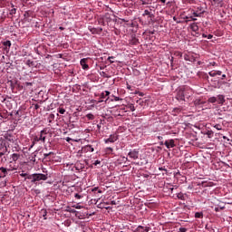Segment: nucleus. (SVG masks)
I'll use <instances>...</instances> for the list:
<instances>
[{
    "label": "nucleus",
    "instance_id": "1",
    "mask_svg": "<svg viewBox=\"0 0 232 232\" xmlns=\"http://www.w3.org/2000/svg\"><path fill=\"white\" fill-rule=\"evenodd\" d=\"M4 139L5 140H0V164H6V161L8 160V156H6V153H8L6 142L14 144L15 140H17L15 135L11 134L9 132H6L4 135Z\"/></svg>",
    "mask_w": 232,
    "mask_h": 232
},
{
    "label": "nucleus",
    "instance_id": "2",
    "mask_svg": "<svg viewBox=\"0 0 232 232\" xmlns=\"http://www.w3.org/2000/svg\"><path fill=\"white\" fill-rule=\"evenodd\" d=\"M28 180H31L32 184H39L41 181L48 180V174L34 173L27 177Z\"/></svg>",
    "mask_w": 232,
    "mask_h": 232
},
{
    "label": "nucleus",
    "instance_id": "3",
    "mask_svg": "<svg viewBox=\"0 0 232 232\" xmlns=\"http://www.w3.org/2000/svg\"><path fill=\"white\" fill-rule=\"evenodd\" d=\"M188 93H191V89L188 87H184L177 90V93H176L177 101L180 102V101H186V98L189 99V97L191 96Z\"/></svg>",
    "mask_w": 232,
    "mask_h": 232
},
{
    "label": "nucleus",
    "instance_id": "4",
    "mask_svg": "<svg viewBox=\"0 0 232 232\" xmlns=\"http://www.w3.org/2000/svg\"><path fill=\"white\" fill-rule=\"evenodd\" d=\"M46 129H44L40 131V135L39 136H34L33 138V141H32V144L29 148V150H32V148H34V145L36 143V142H46Z\"/></svg>",
    "mask_w": 232,
    "mask_h": 232
},
{
    "label": "nucleus",
    "instance_id": "5",
    "mask_svg": "<svg viewBox=\"0 0 232 232\" xmlns=\"http://www.w3.org/2000/svg\"><path fill=\"white\" fill-rule=\"evenodd\" d=\"M142 17H147L149 23L155 19V7L152 5L147 6L143 11Z\"/></svg>",
    "mask_w": 232,
    "mask_h": 232
},
{
    "label": "nucleus",
    "instance_id": "6",
    "mask_svg": "<svg viewBox=\"0 0 232 232\" xmlns=\"http://www.w3.org/2000/svg\"><path fill=\"white\" fill-rule=\"evenodd\" d=\"M128 157L132 160H137L139 159V150L137 149L130 150L128 153Z\"/></svg>",
    "mask_w": 232,
    "mask_h": 232
},
{
    "label": "nucleus",
    "instance_id": "7",
    "mask_svg": "<svg viewBox=\"0 0 232 232\" xmlns=\"http://www.w3.org/2000/svg\"><path fill=\"white\" fill-rule=\"evenodd\" d=\"M117 140H119V136L117 134H111L108 139H104L105 144L117 142Z\"/></svg>",
    "mask_w": 232,
    "mask_h": 232
},
{
    "label": "nucleus",
    "instance_id": "8",
    "mask_svg": "<svg viewBox=\"0 0 232 232\" xmlns=\"http://www.w3.org/2000/svg\"><path fill=\"white\" fill-rule=\"evenodd\" d=\"M8 171H14V169H6V168L1 167L0 168V179H5V177H6V175H8Z\"/></svg>",
    "mask_w": 232,
    "mask_h": 232
},
{
    "label": "nucleus",
    "instance_id": "9",
    "mask_svg": "<svg viewBox=\"0 0 232 232\" xmlns=\"http://www.w3.org/2000/svg\"><path fill=\"white\" fill-rule=\"evenodd\" d=\"M88 58H83L80 61V64L82 70H89L90 66L88 65Z\"/></svg>",
    "mask_w": 232,
    "mask_h": 232
},
{
    "label": "nucleus",
    "instance_id": "10",
    "mask_svg": "<svg viewBox=\"0 0 232 232\" xmlns=\"http://www.w3.org/2000/svg\"><path fill=\"white\" fill-rule=\"evenodd\" d=\"M164 145L168 150L175 148V140H168L165 141Z\"/></svg>",
    "mask_w": 232,
    "mask_h": 232
},
{
    "label": "nucleus",
    "instance_id": "11",
    "mask_svg": "<svg viewBox=\"0 0 232 232\" xmlns=\"http://www.w3.org/2000/svg\"><path fill=\"white\" fill-rule=\"evenodd\" d=\"M218 104H224V102H226V97L222 94H218Z\"/></svg>",
    "mask_w": 232,
    "mask_h": 232
},
{
    "label": "nucleus",
    "instance_id": "12",
    "mask_svg": "<svg viewBox=\"0 0 232 232\" xmlns=\"http://www.w3.org/2000/svg\"><path fill=\"white\" fill-rule=\"evenodd\" d=\"M83 151L93 153V151H95V149H93L92 145H87L83 148Z\"/></svg>",
    "mask_w": 232,
    "mask_h": 232
},
{
    "label": "nucleus",
    "instance_id": "13",
    "mask_svg": "<svg viewBox=\"0 0 232 232\" xmlns=\"http://www.w3.org/2000/svg\"><path fill=\"white\" fill-rule=\"evenodd\" d=\"M11 159H12L13 162H17V160L21 159V154H19V153H13L11 155Z\"/></svg>",
    "mask_w": 232,
    "mask_h": 232
},
{
    "label": "nucleus",
    "instance_id": "14",
    "mask_svg": "<svg viewBox=\"0 0 232 232\" xmlns=\"http://www.w3.org/2000/svg\"><path fill=\"white\" fill-rule=\"evenodd\" d=\"M137 231L138 232H144V231L149 232L150 227L140 226V227H137Z\"/></svg>",
    "mask_w": 232,
    "mask_h": 232
},
{
    "label": "nucleus",
    "instance_id": "15",
    "mask_svg": "<svg viewBox=\"0 0 232 232\" xmlns=\"http://www.w3.org/2000/svg\"><path fill=\"white\" fill-rule=\"evenodd\" d=\"M190 30H192V32H198V24L197 23H192L190 24Z\"/></svg>",
    "mask_w": 232,
    "mask_h": 232
},
{
    "label": "nucleus",
    "instance_id": "16",
    "mask_svg": "<svg viewBox=\"0 0 232 232\" xmlns=\"http://www.w3.org/2000/svg\"><path fill=\"white\" fill-rule=\"evenodd\" d=\"M139 43V39L135 36H131V39L130 40V44L136 45Z\"/></svg>",
    "mask_w": 232,
    "mask_h": 232
},
{
    "label": "nucleus",
    "instance_id": "17",
    "mask_svg": "<svg viewBox=\"0 0 232 232\" xmlns=\"http://www.w3.org/2000/svg\"><path fill=\"white\" fill-rule=\"evenodd\" d=\"M25 64H26L27 66H29V68H34V67H35V62H34V61H32V60H27L26 63H25Z\"/></svg>",
    "mask_w": 232,
    "mask_h": 232
},
{
    "label": "nucleus",
    "instance_id": "18",
    "mask_svg": "<svg viewBox=\"0 0 232 232\" xmlns=\"http://www.w3.org/2000/svg\"><path fill=\"white\" fill-rule=\"evenodd\" d=\"M31 176L32 174L25 173L24 171H22V173H20V177L24 179V180H28V177H31Z\"/></svg>",
    "mask_w": 232,
    "mask_h": 232
},
{
    "label": "nucleus",
    "instance_id": "19",
    "mask_svg": "<svg viewBox=\"0 0 232 232\" xmlns=\"http://www.w3.org/2000/svg\"><path fill=\"white\" fill-rule=\"evenodd\" d=\"M17 13V9L14 7V4H12V9L9 11L10 15H15Z\"/></svg>",
    "mask_w": 232,
    "mask_h": 232
},
{
    "label": "nucleus",
    "instance_id": "20",
    "mask_svg": "<svg viewBox=\"0 0 232 232\" xmlns=\"http://www.w3.org/2000/svg\"><path fill=\"white\" fill-rule=\"evenodd\" d=\"M35 157H37V154L35 152L32 153L31 156L29 157V160L31 162H35Z\"/></svg>",
    "mask_w": 232,
    "mask_h": 232
},
{
    "label": "nucleus",
    "instance_id": "21",
    "mask_svg": "<svg viewBox=\"0 0 232 232\" xmlns=\"http://www.w3.org/2000/svg\"><path fill=\"white\" fill-rule=\"evenodd\" d=\"M195 218H204V213L202 212H196Z\"/></svg>",
    "mask_w": 232,
    "mask_h": 232
},
{
    "label": "nucleus",
    "instance_id": "22",
    "mask_svg": "<svg viewBox=\"0 0 232 232\" xmlns=\"http://www.w3.org/2000/svg\"><path fill=\"white\" fill-rule=\"evenodd\" d=\"M208 102H210L211 104H215V102H218L217 97H215V96L210 97V98L208 99Z\"/></svg>",
    "mask_w": 232,
    "mask_h": 232
},
{
    "label": "nucleus",
    "instance_id": "23",
    "mask_svg": "<svg viewBox=\"0 0 232 232\" xmlns=\"http://www.w3.org/2000/svg\"><path fill=\"white\" fill-rule=\"evenodd\" d=\"M109 95H110V92L105 91L104 92H102L101 97L102 99H106V97H108Z\"/></svg>",
    "mask_w": 232,
    "mask_h": 232
},
{
    "label": "nucleus",
    "instance_id": "24",
    "mask_svg": "<svg viewBox=\"0 0 232 232\" xmlns=\"http://www.w3.org/2000/svg\"><path fill=\"white\" fill-rule=\"evenodd\" d=\"M105 153H107V155L113 153V149L111 147L105 148Z\"/></svg>",
    "mask_w": 232,
    "mask_h": 232
},
{
    "label": "nucleus",
    "instance_id": "25",
    "mask_svg": "<svg viewBox=\"0 0 232 232\" xmlns=\"http://www.w3.org/2000/svg\"><path fill=\"white\" fill-rule=\"evenodd\" d=\"M86 119H88V121H93V119H95V116L92 113H88L86 115Z\"/></svg>",
    "mask_w": 232,
    "mask_h": 232
},
{
    "label": "nucleus",
    "instance_id": "26",
    "mask_svg": "<svg viewBox=\"0 0 232 232\" xmlns=\"http://www.w3.org/2000/svg\"><path fill=\"white\" fill-rule=\"evenodd\" d=\"M3 44H4V46L10 48V46H12V42H10V40H7V41L4 42Z\"/></svg>",
    "mask_w": 232,
    "mask_h": 232
},
{
    "label": "nucleus",
    "instance_id": "27",
    "mask_svg": "<svg viewBox=\"0 0 232 232\" xmlns=\"http://www.w3.org/2000/svg\"><path fill=\"white\" fill-rule=\"evenodd\" d=\"M58 113H60L61 115H64V113H66V110L63 108H58L57 109Z\"/></svg>",
    "mask_w": 232,
    "mask_h": 232
},
{
    "label": "nucleus",
    "instance_id": "28",
    "mask_svg": "<svg viewBox=\"0 0 232 232\" xmlns=\"http://www.w3.org/2000/svg\"><path fill=\"white\" fill-rule=\"evenodd\" d=\"M208 75H209L210 77H217V71H210V72H208Z\"/></svg>",
    "mask_w": 232,
    "mask_h": 232
},
{
    "label": "nucleus",
    "instance_id": "29",
    "mask_svg": "<svg viewBox=\"0 0 232 232\" xmlns=\"http://www.w3.org/2000/svg\"><path fill=\"white\" fill-rule=\"evenodd\" d=\"M74 198H76V200H81V198H82V195H80L79 193H75Z\"/></svg>",
    "mask_w": 232,
    "mask_h": 232
},
{
    "label": "nucleus",
    "instance_id": "30",
    "mask_svg": "<svg viewBox=\"0 0 232 232\" xmlns=\"http://www.w3.org/2000/svg\"><path fill=\"white\" fill-rule=\"evenodd\" d=\"M214 128H215L216 130H218V131H220V130H222V125H220V124H216V125H214Z\"/></svg>",
    "mask_w": 232,
    "mask_h": 232
},
{
    "label": "nucleus",
    "instance_id": "31",
    "mask_svg": "<svg viewBox=\"0 0 232 232\" xmlns=\"http://www.w3.org/2000/svg\"><path fill=\"white\" fill-rule=\"evenodd\" d=\"M177 197H178V198H179V200H184V194L179 193V194L177 195Z\"/></svg>",
    "mask_w": 232,
    "mask_h": 232
},
{
    "label": "nucleus",
    "instance_id": "32",
    "mask_svg": "<svg viewBox=\"0 0 232 232\" xmlns=\"http://www.w3.org/2000/svg\"><path fill=\"white\" fill-rule=\"evenodd\" d=\"M72 208H74L75 209H82L83 207L77 204V205L72 206Z\"/></svg>",
    "mask_w": 232,
    "mask_h": 232
},
{
    "label": "nucleus",
    "instance_id": "33",
    "mask_svg": "<svg viewBox=\"0 0 232 232\" xmlns=\"http://www.w3.org/2000/svg\"><path fill=\"white\" fill-rule=\"evenodd\" d=\"M129 109L130 110V111H135V105L130 104Z\"/></svg>",
    "mask_w": 232,
    "mask_h": 232
},
{
    "label": "nucleus",
    "instance_id": "34",
    "mask_svg": "<svg viewBox=\"0 0 232 232\" xmlns=\"http://www.w3.org/2000/svg\"><path fill=\"white\" fill-rule=\"evenodd\" d=\"M50 155H53V152L44 153V159H46V158L50 157Z\"/></svg>",
    "mask_w": 232,
    "mask_h": 232
},
{
    "label": "nucleus",
    "instance_id": "35",
    "mask_svg": "<svg viewBox=\"0 0 232 232\" xmlns=\"http://www.w3.org/2000/svg\"><path fill=\"white\" fill-rule=\"evenodd\" d=\"M12 150L13 151H19L21 149L19 148V146H14Z\"/></svg>",
    "mask_w": 232,
    "mask_h": 232
},
{
    "label": "nucleus",
    "instance_id": "36",
    "mask_svg": "<svg viewBox=\"0 0 232 232\" xmlns=\"http://www.w3.org/2000/svg\"><path fill=\"white\" fill-rule=\"evenodd\" d=\"M42 213H43L44 219L46 220V215H47L46 210H43Z\"/></svg>",
    "mask_w": 232,
    "mask_h": 232
},
{
    "label": "nucleus",
    "instance_id": "37",
    "mask_svg": "<svg viewBox=\"0 0 232 232\" xmlns=\"http://www.w3.org/2000/svg\"><path fill=\"white\" fill-rule=\"evenodd\" d=\"M99 164H101V160H97L93 162L94 166H99Z\"/></svg>",
    "mask_w": 232,
    "mask_h": 232
},
{
    "label": "nucleus",
    "instance_id": "38",
    "mask_svg": "<svg viewBox=\"0 0 232 232\" xmlns=\"http://www.w3.org/2000/svg\"><path fill=\"white\" fill-rule=\"evenodd\" d=\"M65 140H66V142H71V140H73V139H72V138H70V137H67V138H65Z\"/></svg>",
    "mask_w": 232,
    "mask_h": 232
},
{
    "label": "nucleus",
    "instance_id": "39",
    "mask_svg": "<svg viewBox=\"0 0 232 232\" xmlns=\"http://www.w3.org/2000/svg\"><path fill=\"white\" fill-rule=\"evenodd\" d=\"M111 59H114V57L113 56H109L108 57V61H110L111 63H113V61H111Z\"/></svg>",
    "mask_w": 232,
    "mask_h": 232
},
{
    "label": "nucleus",
    "instance_id": "40",
    "mask_svg": "<svg viewBox=\"0 0 232 232\" xmlns=\"http://www.w3.org/2000/svg\"><path fill=\"white\" fill-rule=\"evenodd\" d=\"M160 171H168V169H164L163 167L159 168Z\"/></svg>",
    "mask_w": 232,
    "mask_h": 232
},
{
    "label": "nucleus",
    "instance_id": "41",
    "mask_svg": "<svg viewBox=\"0 0 232 232\" xmlns=\"http://www.w3.org/2000/svg\"><path fill=\"white\" fill-rule=\"evenodd\" d=\"M215 211H216V213H218V211H220V207H216Z\"/></svg>",
    "mask_w": 232,
    "mask_h": 232
},
{
    "label": "nucleus",
    "instance_id": "42",
    "mask_svg": "<svg viewBox=\"0 0 232 232\" xmlns=\"http://www.w3.org/2000/svg\"><path fill=\"white\" fill-rule=\"evenodd\" d=\"M216 75H222V71H216Z\"/></svg>",
    "mask_w": 232,
    "mask_h": 232
},
{
    "label": "nucleus",
    "instance_id": "43",
    "mask_svg": "<svg viewBox=\"0 0 232 232\" xmlns=\"http://www.w3.org/2000/svg\"><path fill=\"white\" fill-rule=\"evenodd\" d=\"M111 206H116L117 202L115 200L111 201Z\"/></svg>",
    "mask_w": 232,
    "mask_h": 232
},
{
    "label": "nucleus",
    "instance_id": "44",
    "mask_svg": "<svg viewBox=\"0 0 232 232\" xmlns=\"http://www.w3.org/2000/svg\"><path fill=\"white\" fill-rule=\"evenodd\" d=\"M173 21H176V23H177L178 24H180V21H177V17H176V16L173 17Z\"/></svg>",
    "mask_w": 232,
    "mask_h": 232
},
{
    "label": "nucleus",
    "instance_id": "45",
    "mask_svg": "<svg viewBox=\"0 0 232 232\" xmlns=\"http://www.w3.org/2000/svg\"><path fill=\"white\" fill-rule=\"evenodd\" d=\"M207 38H208V39H213V34H208V35H207Z\"/></svg>",
    "mask_w": 232,
    "mask_h": 232
},
{
    "label": "nucleus",
    "instance_id": "46",
    "mask_svg": "<svg viewBox=\"0 0 232 232\" xmlns=\"http://www.w3.org/2000/svg\"><path fill=\"white\" fill-rule=\"evenodd\" d=\"M69 211H70V213H77V210H75V209H71Z\"/></svg>",
    "mask_w": 232,
    "mask_h": 232
},
{
    "label": "nucleus",
    "instance_id": "47",
    "mask_svg": "<svg viewBox=\"0 0 232 232\" xmlns=\"http://www.w3.org/2000/svg\"><path fill=\"white\" fill-rule=\"evenodd\" d=\"M193 15H194V17H198L199 15H198V14H197V13H193Z\"/></svg>",
    "mask_w": 232,
    "mask_h": 232
},
{
    "label": "nucleus",
    "instance_id": "48",
    "mask_svg": "<svg viewBox=\"0 0 232 232\" xmlns=\"http://www.w3.org/2000/svg\"><path fill=\"white\" fill-rule=\"evenodd\" d=\"M25 85H27V86H32V82H25Z\"/></svg>",
    "mask_w": 232,
    "mask_h": 232
},
{
    "label": "nucleus",
    "instance_id": "49",
    "mask_svg": "<svg viewBox=\"0 0 232 232\" xmlns=\"http://www.w3.org/2000/svg\"><path fill=\"white\" fill-rule=\"evenodd\" d=\"M35 193H36V195H39V193H41V190L36 189V190H35Z\"/></svg>",
    "mask_w": 232,
    "mask_h": 232
},
{
    "label": "nucleus",
    "instance_id": "50",
    "mask_svg": "<svg viewBox=\"0 0 232 232\" xmlns=\"http://www.w3.org/2000/svg\"><path fill=\"white\" fill-rule=\"evenodd\" d=\"M165 142L164 141H160V146H164Z\"/></svg>",
    "mask_w": 232,
    "mask_h": 232
},
{
    "label": "nucleus",
    "instance_id": "51",
    "mask_svg": "<svg viewBox=\"0 0 232 232\" xmlns=\"http://www.w3.org/2000/svg\"><path fill=\"white\" fill-rule=\"evenodd\" d=\"M141 5H148L146 1H141Z\"/></svg>",
    "mask_w": 232,
    "mask_h": 232
},
{
    "label": "nucleus",
    "instance_id": "52",
    "mask_svg": "<svg viewBox=\"0 0 232 232\" xmlns=\"http://www.w3.org/2000/svg\"><path fill=\"white\" fill-rule=\"evenodd\" d=\"M162 139H163L162 136H158L159 140H162Z\"/></svg>",
    "mask_w": 232,
    "mask_h": 232
},
{
    "label": "nucleus",
    "instance_id": "53",
    "mask_svg": "<svg viewBox=\"0 0 232 232\" xmlns=\"http://www.w3.org/2000/svg\"><path fill=\"white\" fill-rule=\"evenodd\" d=\"M114 101H121V98L115 97V98H114Z\"/></svg>",
    "mask_w": 232,
    "mask_h": 232
},
{
    "label": "nucleus",
    "instance_id": "54",
    "mask_svg": "<svg viewBox=\"0 0 232 232\" xmlns=\"http://www.w3.org/2000/svg\"><path fill=\"white\" fill-rule=\"evenodd\" d=\"M163 5L166 4V0H160Z\"/></svg>",
    "mask_w": 232,
    "mask_h": 232
},
{
    "label": "nucleus",
    "instance_id": "55",
    "mask_svg": "<svg viewBox=\"0 0 232 232\" xmlns=\"http://www.w3.org/2000/svg\"><path fill=\"white\" fill-rule=\"evenodd\" d=\"M205 79H209V76H208V73H205Z\"/></svg>",
    "mask_w": 232,
    "mask_h": 232
},
{
    "label": "nucleus",
    "instance_id": "56",
    "mask_svg": "<svg viewBox=\"0 0 232 232\" xmlns=\"http://www.w3.org/2000/svg\"><path fill=\"white\" fill-rule=\"evenodd\" d=\"M190 19H191L192 21H197V18H193L192 16H190Z\"/></svg>",
    "mask_w": 232,
    "mask_h": 232
},
{
    "label": "nucleus",
    "instance_id": "57",
    "mask_svg": "<svg viewBox=\"0 0 232 232\" xmlns=\"http://www.w3.org/2000/svg\"><path fill=\"white\" fill-rule=\"evenodd\" d=\"M202 37H204L206 39V37H208V35L206 34H203Z\"/></svg>",
    "mask_w": 232,
    "mask_h": 232
},
{
    "label": "nucleus",
    "instance_id": "58",
    "mask_svg": "<svg viewBox=\"0 0 232 232\" xmlns=\"http://www.w3.org/2000/svg\"><path fill=\"white\" fill-rule=\"evenodd\" d=\"M97 189H99L97 187H95L94 188H92V191H97Z\"/></svg>",
    "mask_w": 232,
    "mask_h": 232
},
{
    "label": "nucleus",
    "instance_id": "59",
    "mask_svg": "<svg viewBox=\"0 0 232 232\" xmlns=\"http://www.w3.org/2000/svg\"><path fill=\"white\" fill-rule=\"evenodd\" d=\"M34 108H35V110H39V105L36 104V105L34 106Z\"/></svg>",
    "mask_w": 232,
    "mask_h": 232
},
{
    "label": "nucleus",
    "instance_id": "60",
    "mask_svg": "<svg viewBox=\"0 0 232 232\" xmlns=\"http://www.w3.org/2000/svg\"><path fill=\"white\" fill-rule=\"evenodd\" d=\"M181 232H186V228H180Z\"/></svg>",
    "mask_w": 232,
    "mask_h": 232
},
{
    "label": "nucleus",
    "instance_id": "61",
    "mask_svg": "<svg viewBox=\"0 0 232 232\" xmlns=\"http://www.w3.org/2000/svg\"><path fill=\"white\" fill-rule=\"evenodd\" d=\"M226 79V74H222V80Z\"/></svg>",
    "mask_w": 232,
    "mask_h": 232
},
{
    "label": "nucleus",
    "instance_id": "62",
    "mask_svg": "<svg viewBox=\"0 0 232 232\" xmlns=\"http://www.w3.org/2000/svg\"><path fill=\"white\" fill-rule=\"evenodd\" d=\"M150 34H151V35H153V34H155V31L150 32Z\"/></svg>",
    "mask_w": 232,
    "mask_h": 232
},
{
    "label": "nucleus",
    "instance_id": "63",
    "mask_svg": "<svg viewBox=\"0 0 232 232\" xmlns=\"http://www.w3.org/2000/svg\"><path fill=\"white\" fill-rule=\"evenodd\" d=\"M219 209H224V207L220 206V207H219Z\"/></svg>",
    "mask_w": 232,
    "mask_h": 232
},
{
    "label": "nucleus",
    "instance_id": "64",
    "mask_svg": "<svg viewBox=\"0 0 232 232\" xmlns=\"http://www.w3.org/2000/svg\"><path fill=\"white\" fill-rule=\"evenodd\" d=\"M173 189H174L173 188H170V190H171L172 192H173Z\"/></svg>",
    "mask_w": 232,
    "mask_h": 232
}]
</instances>
